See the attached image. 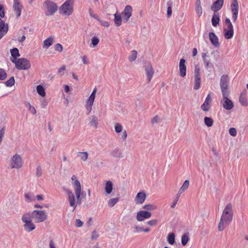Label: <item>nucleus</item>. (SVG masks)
I'll use <instances>...</instances> for the list:
<instances>
[{
	"instance_id": "obj_60",
	"label": "nucleus",
	"mask_w": 248,
	"mask_h": 248,
	"mask_svg": "<svg viewBox=\"0 0 248 248\" xmlns=\"http://www.w3.org/2000/svg\"><path fill=\"white\" fill-rule=\"evenodd\" d=\"M159 118L158 116L156 115L152 119V123L153 124H156L159 122Z\"/></svg>"
},
{
	"instance_id": "obj_46",
	"label": "nucleus",
	"mask_w": 248,
	"mask_h": 248,
	"mask_svg": "<svg viewBox=\"0 0 248 248\" xmlns=\"http://www.w3.org/2000/svg\"><path fill=\"white\" fill-rule=\"evenodd\" d=\"M195 11L199 17H201L202 14V6H196Z\"/></svg>"
},
{
	"instance_id": "obj_58",
	"label": "nucleus",
	"mask_w": 248,
	"mask_h": 248,
	"mask_svg": "<svg viewBox=\"0 0 248 248\" xmlns=\"http://www.w3.org/2000/svg\"><path fill=\"white\" fill-rule=\"evenodd\" d=\"M99 22H100V24L103 27H108L109 26V24L108 22L107 21H102L101 20L99 19V20H98Z\"/></svg>"
},
{
	"instance_id": "obj_33",
	"label": "nucleus",
	"mask_w": 248,
	"mask_h": 248,
	"mask_svg": "<svg viewBox=\"0 0 248 248\" xmlns=\"http://www.w3.org/2000/svg\"><path fill=\"white\" fill-rule=\"evenodd\" d=\"M12 58L11 59L17 60V58L20 56L18 49L17 48H14L10 50Z\"/></svg>"
},
{
	"instance_id": "obj_14",
	"label": "nucleus",
	"mask_w": 248,
	"mask_h": 248,
	"mask_svg": "<svg viewBox=\"0 0 248 248\" xmlns=\"http://www.w3.org/2000/svg\"><path fill=\"white\" fill-rule=\"evenodd\" d=\"M132 8L130 5H126L123 12H122V16L124 21L125 22H127L129 18L132 16Z\"/></svg>"
},
{
	"instance_id": "obj_34",
	"label": "nucleus",
	"mask_w": 248,
	"mask_h": 248,
	"mask_svg": "<svg viewBox=\"0 0 248 248\" xmlns=\"http://www.w3.org/2000/svg\"><path fill=\"white\" fill-rule=\"evenodd\" d=\"M36 90L38 93L42 97H45L46 96L45 90L43 86L41 85H38L36 87Z\"/></svg>"
},
{
	"instance_id": "obj_61",
	"label": "nucleus",
	"mask_w": 248,
	"mask_h": 248,
	"mask_svg": "<svg viewBox=\"0 0 248 248\" xmlns=\"http://www.w3.org/2000/svg\"><path fill=\"white\" fill-rule=\"evenodd\" d=\"M75 225L77 227H80L83 225V222L79 219L76 220Z\"/></svg>"
},
{
	"instance_id": "obj_51",
	"label": "nucleus",
	"mask_w": 248,
	"mask_h": 248,
	"mask_svg": "<svg viewBox=\"0 0 248 248\" xmlns=\"http://www.w3.org/2000/svg\"><path fill=\"white\" fill-rule=\"evenodd\" d=\"M180 197V196H179V195H178V194L176 195L175 200H174V201L171 204V207L172 208H174L175 207V206L179 200Z\"/></svg>"
},
{
	"instance_id": "obj_6",
	"label": "nucleus",
	"mask_w": 248,
	"mask_h": 248,
	"mask_svg": "<svg viewBox=\"0 0 248 248\" xmlns=\"http://www.w3.org/2000/svg\"><path fill=\"white\" fill-rule=\"evenodd\" d=\"M74 0H66L60 7L61 14L70 16L72 15L74 11Z\"/></svg>"
},
{
	"instance_id": "obj_53",
	"label": "nucleus",
	"mask_w": 248,
	"mask_h": 248,
	"mask_svg": "<svg viewBox=\"0 0 248 248\" xmlns=\"http://www.w3.org/2000/svg\"><path fill=\"white\" fill-rule=\"evenodd\" d=\"M229 133L231 136L235 137L237 134V131L236 129L233 127L229 129Z\"/></svg>"
},
{
	"instance_id": "obj_23",
	"label": "nucleus",
	"mask_w": 248,
	"mask_h": 248,
	"mask_svg": "<svg viewBox=\"0 0 248 248\" xmlns=\"http://www.w3.org/2000/svg\"><path fill=\"white\" fill-rule=\"evenodd\" d=\"M238 5H231V11L232 13V19L233 22H235L238 14Z\"/></svg>"
},
{
	"instance_id": "obj_2",
	"label": "nucleus",
	"mask_w": 248,
	"mask_h": 248,
	"mask_svg": "<svg viewBox=\"0 0 248 248\" xmlns=\"http://www.w3.org/2000/svg\"><path fill=\"white\" fill-rule=\"evenodd\" d=\"M233 211L232 203H228L225 206L221 215L218 226V230L221 232L224 230L227 225L230 224L232 220Z\"/></svg>"
},
{
	"instance_id": "obj_15",
	"label": "nucleus",
	"mask_w": 248,
	"mask_h": 248,
	"mask_svg": "<svg viewBox=\"0 0 248 248\" xmlns=\"http://www.w3.org/2000/svg\"><path fill=\"white\" fill-rule=\"evenodd\" d=\"M179 75L181 77H185L186 74V60L184 58L180 59L179 64Z\"/></svg>"
},
{
	"instance_id": "obj_24",
	"label": "nucleus",
	"mask_w": 248,
	"mask_h": 248,
	"mask_svg": "<svg viewBox=\"0 0 248 248\" xmlns=\"http://www.w3.org/2000/svg\"><path fill=\"white\" fill-rule=\"evenodd\" d=\"M113 189V184L110 181L106 182L105 185V192L106 194L108 195L110 194Z\"/></svg>"
},
{
	"instance_id": "obj_62",
	"label": "nucleus",
	"mask_w": 248,
	"mask_h": 248,
	"mask_svg": "<svg viewBox=\"0 0 248 248\" xmlns=\"http://www.w3.org/2000/svg\"><path fill=\"white\" fill-rule=\"evenodd\" d=\"M98 235H97V232L95 231H94L92 232L91 235V239L93 240L96 239L98 237Z\"/></svg>"
},
{
	"instance_id": "obj_48",
	"label": "nucleus",
	"mask_w": 248,
	"mask_h": 248,
	"mask_svg": "<svg viewBox=\"0 0 248 248\" xmlns=\"http://www.w3.org/2000/svg\"><path fill=\"white\" fill-rule=\"evenodd\" d=\"M7 74L5 71L1 68H0V80H4L6 78Z\"/></svg>"
},
{
	"instance_id": "obj_44",
	"label": "nucleus",
	"mask_w": 248,
	"mask_h": 248,
	"mask_svg": "<svg viewBox=\"0 0 248 248\" xmlns=\"http://www.w3.org/2000/svg\"><path fill=\"white\" fill-rule=\"evenodd\" d=\"M137 57V51L136 50H132L130 55L129 56V60L131 62L135 61Z\"/></svg>"
},
{
	"instance_id": "obj_7",
	"label": "nucleus",
	"mask_w": 248,
	"mask_h": 248,
	"mask_svg": "<svg viewBox=\"0 0 248 248\" xmlns=\"http://www.w3.org/2000/svg\"><path fill=\"white\" fill-rule=\"evenodd\" d=\"M220 86L223 95V98L228 97L230 95L229 89V80L227 75H223L220 78Z\"/></svg>"
},
{
	"instance_id": "obj_3",
	"label": "nucleus",
	"mask_w": 248,
	"mask_h": 248,
	"mask_svg": "<svg viewBox=\"0 0 248 248\" xmlns=\"http://www.w3.org/2000/svg\"><path fill=\"white\" fill-rule=\"evenodd\" d=\"M21 220L23 222V228L27 232H31L36 228V226L32 222V219L30 216V212H27L23 214Z\"/></svg>"
},
{
	"instance_id": "obj_49",
	"label": "nucleus",
	"mask_w": 248,
	"mask_h": 248,
	"mask_svg": "<svg viewBox=\"0 0 248 248\" xmlns=\"http://www.w3.org/2000/svg\"><path fill=\"white\" fill-rule=\"evenodd\" d=\"M54 48H55V50H56L59 52H61L63 50V47H62V45L59 43L56 44L55 45Z\"/></svg>"
},
{
	"instance_id": "obj_22",
	"label": "nucleus",
	"mask_w": 248,
	"mask_h": 248,
	"mask_svg": "<svg viewBox=\"0 0 248 248\" xmlns=\"http://www.w3.org/2000/svg\"><path fill=\"white\" fill-rule=\"evenodd\" d=\"M224 3V0H217L211 7V10L214 12H217L222 8Z\"/></svg>"
},
{
	"instance_id": "obj_16",
	"label": "nucleus",
	"mask_w": 248,
	"mask_h": 248,
	"mask_svg": "<svg viewBox=\"0 0 248 248\" xmlns=\"http://www.w3.org/2000/svg\"><path fill=\"white\" fill-rule=\"evenodd\" d=\"M114 129L116 133H120L121 132H122V134H121V138L122 139L123 141H125L126 139L127 134L126 131L125 130L122 131L123 126L119 123H116L114 125Z\"/></svg>"
},
{
	"instance_id": "obj_64",
	"label": "nucleus",
	"mask_w": 248,
	"mask_h": 248,
	"mask_svg": "<svg viewBox=\"0 0 248 248\" xmlns=\"http://www.w3.org/2000/svg\"><path fill=\"white\" fill-rule=\"evenodd\" d=\"M172 10L170 6H168L167 8V16L168 17H170L171 16Z\"/></svg>"
},
{
	"instance_id": "obj_5",
	"label": "nucleus",
	"mask_w": 248,
	"mask_h": 248,
	"mask_svg": "<svg viewBox=\"0 0 248 248\" xmlns=\"http://www.w3.org/2000/svg\"><path fill=\"white\" fill-rule=\"evenodd\" d=\"M58 7L54 2L46 0L43 3V9L47 16H52L58 10Z\"/></svg>"
},
{
	"instance_id": "obj_9",
	"label": "nucleus",
	"mask_w": 248,
	"mask_h": 248,
	"mask_svg": "<svg viewBox=\"0 0 248 248\" xmlns=\"http://www.w3.org/2000/svg\"><path fill=\"white\" fill-rule=\"evenodd\" d=\"M9 165L11 169L21 168L23 165V161L20 155L17 153L14 155L10 160Z\"/></svg>"
},
{
	"instance_id": "obj_38",
	"label": "nucleus",
	"mask_w": 248,
	"mask_h": 248,
	"mask_svg": "<svg viewBox=\"0 0 248 248\" xmlns=\"http://www.w3.org/2000/svg\"><path fill=\"white\" fill-rule=\"evenodd\" d=\"M25 106L28 108L29 110L32 114L35 115L36 113V111L35 108L31 105L30 103L27 102H25Z\"/></svg>"
},
{
	"instance_id": "obj_40",
	"label": "nucleus",
	"mask_w": 248,
	"mask_h": 248,
	"mask_svg": "<svg viewBox=\"0 0 248 248\" xmlns=\"http://www.w3.org/2000/svg\"><path fill=\"white\" fill-rule=\"evenodd\" d=\"M167 241L170 245L175 243V235L173 233H169L167 236Z\"/></svg>"
},
{
	"instance_id": "obj_42",
	"label": "nucleus",
	"mask_w": 248,
	"mask_h": 248,
	"mask_svg": "<svg viewBox=\"0 0 248 248\" xmlns=\"http://www.w3.org/2000/svg\"><path fill=\"white\" fill-rule=\"evenodd\" d=\"M188 240L189 237L188 234L186 233L183 234L181 238L182 244L183 246H185L188 242Z\"/></svg>"
},
{
	"instance_id": "obj_57",
	"label": "nucleus",
	"mask_w": 248,
	"mask_h": 248,
	"mask_svg": "<svg viewBox=\"0 0 248 248\" xmlns=\"http://www.w3.org/2000/svg\"><path fill=\"white\" fill-rule=\"evenodd\" d=\"M47 102L45 99H42L41 101V106L42 108H45L47 105Z\"/></svg>"
},
{
	"instance_id": "obj_35",
	"label": "nucleus",
	"mask_w": 248,
	"mask_h": 248,
	"mask_svg": "<svg viewBox=\"0 0 248 248\" xmlns=\"http://www.w3.org/2000/svg\"><path fill=\"white\" fill-rule=\"evenodd\" d=\"M225 27L224 28V29L227 30H233V25L229 18H226L225 21Z\"/></svg>"
},
{
	"instance_id": "obj_1",
	"label": "nucleus",
	"mask_w": 248,
	"mask_h": 248,
	"mask_svg": "<svg viewBox=\"0 0 248 248\" xmlns=\"http://www.w3.org/2000/svg\"><path fill=\"white\" fill-rule=\"evenodd\" d=\"M71 180L77 197V201L74 194L70 189H67L65 192L68 196V201L70 206L73 207V211L74 212L77 208V205L81 203L80 195L81 187V184L76 175H74L72 176Z\"/></svg>"
},
{
	"instance_id": "obj_52",
	"label": "nucleus",
	"mask_w": 248,
	"mask_h": 248,
	"mask_svg": "<svg viewBox=\"0 0 248 248\" xmlns=\"http://www.w3.org/2000/svg\"><path fill=\"white\" fill-rule=\"evenodd\" d=\"M157 221L156 219L150 220L147 222V224L150 226H155L157 224Z\"/></svg>"
},
{
	"instance_id": "obj_10",
	"label": "nucleus",
	"mask_w": 248,
	"mask_h": 248,
	"mask_svg": "<svg viewBox=\"0 0 248 248\" xmlns=\"http://www.w3.org/2000/svg\"><path fill=\"white\" fill-rule=\"evenodd\" d=\"M201 87V77L200 75V67L196 65L195 66L194 72V85L195 90H199Z\"/></svg>"
},
{
	"instance_id": "obj_47",
	"label": "nucleus",
	"mask_w": 248,
	"mask_h": 248,
	"mask_svg": "<svg viewBox=\"0 0 248 248\" xmlns=\"http://www.w3.org/2000/svg\"><path fill=\"white\" fill-rule=\"evenodd\" d=\"M99 40L98 37L94 36L92 39L91 45L93 46H96L99 43Z\"/></svg>"
},
{
	"instance_id": "obj_39",
	"label": "nucleus",
	"mask_w": 248,
	"mask_h": 248,
	"mask_svg": "<svg viewBox=\"0 0 248 248\" xmlns=\"http://www.w3.org/2000/svg\"><path fill=\"white\" fill-rule=\"evenodd\" d=\"M205 124L208 127H211L213 125L214 121L211 117H205L204 119Z\"/></svg>"
},
{
	"instance_id": "obj_20",
	"label": "nucleus",
	"mask_w": 248,
	"mask_h": 248,
	"mask_svg": "<svg viewBox=\"0 0 248 248\" xmlns=\"http://www.w3.org/2000/svg\"><path fill=\"white\" fill-rule=\"evenodd\" d=\"M13 8L17 17H19L20 16L22 9V5L20 3L19 0H14Z\"/></svg>"
},
{
	"instance_id": "obj_19",
	"label": "nucleus",
	"mask_w": 248,
	"mask_h": 248,
	"mask_svg": "<svg viewBox=\"0 0 248 248\" xmlns=\"http://www.w3.org/2000/svg\"><path fill=\"white\" fill-rule=\"evenodd\" d=\"M212 99L210 94H208L203 104L201 106V108L204 111H208L210 108V104L211 103Z\"/></svg>"
},
{
	"instance_id": "obj_59",
	"label": "nucleus",
	"mask_w": 248,
	"mask_h": 248,
	"mask_svg": "<svg viewBox=\"0 0 248 248\" xmlns=\"http://www.w3.org/2000/svg\"><path fill=\"white\" fill-rule=\"evenodd\" d=\"M5 16V12L3 6L0 4V16L1 17H4Z\"/></svg>"
},
{
	"instance_id": "obj_37",
	"label": "nucleus",
	"mask_w": 248,
	"mask_h": 248,
	"mask_svg": "<svg viewBox=\"0 0 248 248\" xmlns=\"http://www.w3.org/2000/svg\"><path fill=\"white\" fill-rule=\"evenodd\" d=\"M78 156L81 160L85 161L88 159V153L87 152H78Z\"/></svg>"
},
{
	"instance_id": "obj_26",
	"label": "nucleus",
	"mask_w": 248,
	"mask_h": 248,
	"mask_svg": "<svg viewBox=\"0 0 248 248\" xmlns=\"http://www.w3.org/2000/svg\"><path fill=\"white\" fill-rule=\"evenodd\" d=\"M189 185V182L188 180H186L183 183L182 186L179 189L177 194L181 196V194L184 192L186 190Z\"/></svg>"
},
{
	"instance_id": "obj_21",
	"label": "nucleus",
	"mask_w": 248,
	"mask_h": 248,
	"mask_svg": "<svg viewBox=\"0 0 248 248\" xmlns=\"http://www.w3.org/2000/svg\"><path fill=\"white\" fill-rule=\"evenodd\" d=\"M209 39L211 44L215 47H218L219 46L218 39L217 36L214 32H210L209 33Z\"/></svg>"
},
{
	"instance_id": "obj_25",
	"label": "nucleus",
	"mask_w": 248,
	"mask_h": 248,
	"mask_svg": "<svg viewBox=\"0 0 248 248\" xmlns=\"http://www.w3.org/2000/svg\"><path fill=\"white\" fill-rule=\"evenodd\" d=\"M54 42V38L50 37L44 41L43 47L44 48H48Z\"/></svg>"
},
{
	"instance_id": "obj_27",
	"label": "nucleus",
	"mask_w": 248,
	"mask_h": 248,
	"mask_svg": "<svg viewBox=\"0 0 248 248\" xmlns=\"http://www.w3.org/2000/svg\"><path fill=\"white\" fill-rule=\"evenodd\" d=\"M114 21L115 25L117 27L120 26L122 24V20L121 15L116 13L114 15Z\"/></svg>"
},
{
	"instance_id": "obj_29",
	"label": "nucleus",
	"mask_w": 248,
	"mask_h": 248,
	"mask_svg": "<svg viewBox=\"0 0 248 248\" xmlns=\"http://www.w3.org/2000/svg\"><path fill=\"white\" fill-rule=\"evenodd\" d=\"M111 154L113 157L116 158H121L123 157L122 153L120 149L117 148L112 150Z\"/></svg>"
},
{
	"instance_id": "obj_8",
	"label": "nucleus",
	"mask_w": 248,
	"mask_h": 248,
	"mask_svg": "<svg viewBox=\"0 0 248 248\" xmlns=\"http://www.w3.org/2000/svg\"><path fill=\"white\" fill-rule=\"evenodd\" d=\"M15 64L16 67L18 70H28L31 67L30 62L25 58H19L17 60L11 59Z\"/></svg>"
},
{
	"instance_id": "obj_4",
	"label": "nucleus",
	"mask_w": 248,
	"mask_h": 248,
	"mask_svg": "<svg viewBox=\"0 0 248 248\" xmlns=\"http://www.w3.org/2000/svg\"><path fill=\"white\" fill-rule=\"evenodd\" d=\"M30 216L36 223L44 222L48 217L47 214L45 210H34L30 213Z\"/></svg>"
},
{
	"instance_id": "obj_50",
	"label": "nucleus",
	"mask_w": 248,
	"mask_h": 248,
	"mask_svg": "<svg viewBox=\"0 0 248 248\" xmlns=\"http://www.w3.org/2000/svg\"><path fill=\"white\" fill-rule=\"evenodd\" d=\"M89 13L90 16L91 17L96 19L97 20H99V18L98 16L93 13V12L91 8L89 9Z\"/></svg>"
},
{
	"instance_id": "obj_43",
	"label": "nucleus",
	"mask_w": 248,
	"mask_h": 248,
	"mask_svg": "<svg viewBox=\"0 0 248 248\" xmlns=\"http://www.w3.org/2000/svg\"><path fill=\"white\" fill-rule=\"evenodd\" d=\"M143 208L147 210H154L157 208V206L154 204H148L144 205Z\"/></svg>"
},
{
	"instance_id": "obj_28",
	"label": "nucleus",
	"mask_w": 248,
	"mask_h": 248,
	"mask_svg": "<svg viewBox=\"0 0 248 248\" xmlns=\"http://www.w3.org/2000/svg\"><path fill=\"white\" fill-rule=\"evenodd\" d=\"M202 58L205 64V67L207 68L211 63L209 56L206 53H203L202 54Z\"/></svg>"
},
{
	"instance_id": "obj_11",
	"label": "nucleus",
	"mask_w": 248,
	"mask_h": 248,
	"mask_svg": "<svg viewBox=\"0 0 248 248\" xmlns=\"http://www.w3.org/2000/svg\"><path fill=\"white\" fill-rule=\"evenodd\" d=\"M96 93V88H95L89 97L87 99V100L86 101L85 107L88 112V114L90 113L92 110V106L93 104V102L95 99Z\"/></svg>"
},
{
	"instance_id": "obj_45",
	"label": "nucleus",
	"mask_w": 248,
	"mask_h": 248,
	"mask_svg": "<svg viewBox=\"0 0 248 248\" xmlns=\"http://www.w3.org/2000/svg\"><path fill=\"white\" fill-rule=\"evenodd\" d=\"M15 84V79L13 77H11L5 82V85L8 87H11Z\"/></svg>"
},
{
	"instance_id": "obj_17",
	"label": "nucleus",
	"mask_w": 248,
	"mask_h": 248,
	"mask_svg": "<svg viewBox=\"0 0 248 248\" xmlns=\"http://www.w3.org/2000/svg\"><path fill=\"white\" fill-rule=\"evenodd\" d=\"M146 194L144 192H140L137 193L135 198V202L136 204H142L146 199Z\"/></svg>"
},
{
	"instance_id": "obj_54",
	"label": "nucleus",
	"mask_w": 248,
	"mask_h": 248,
	"mask_svg": "<svg viewBox=\"0 0 248 248\" xmlns=\"http://www.w3.org/2000/svg\"><path fill=\"white\" fill-rule=\"evenodd\" d=\"M5 134V128L3 127L0 130V144L1 143Z\"/></svg>"
},
{
	"instance_id": "obj_32",
	"label": "nucleus",
	"mask_w": 248,
	"mask_h": 248,
	"mask_svg": "<svg viewBox=\"0 0 248 248\" xmlns=\"http://www.w3.org/2000/svg\"><path fill=\"white\" fill-rule=\"evenodd\" d=\"M220 21L219 16L218 14H214L212 18V24L214 27H217Z\"/></svg>"
},
{
	"instance_id": "obj_18",
	"label": "nucleus",
	"mask_w": 248,
	"mask_h": 248,
	"mask_svg": "<svg viewBox=\"0 0 248 248\" xmlns=\"http://www.w3.org/2000/svg\"><path fill=\"white\" fill-rule=\"evenodd\" d=\"M221 103L222 104L223 107L227 110L231 109L234 106L232 102L229 99L228 97H225L223 98L221 101Z\"/></svg>"
},
{
	"instance_id": "obj_30",
	"label": "nucleus",
	"mask_w": 248,
	"mask_h": 248,
	"mask_svg": "<svg viewBox=\"0 0 248 248\" xmlns=\"http://www.w3.org/2000/svg\"><path fill=\"white\" fill-rule=\"evenodd\" d=\"M90 124L91 126H93L95 128L98 127V119L96 116H92L91 120L90 122Z\"/></svg>"
},
{
	"instance_id": "obj_55",
	"label": "nucleus",
	"mask_w": 248,
	"mask_h": 248,
	"mask_svg": "<svg viewBox=\"0 0 248 248\" xmlns=\"http://www.w3.org/2000/svg\"><path fill=\"white\" fill-rule=\"evenodd\" d=\"M66 67L65 65L62 66L58 70V73L60 74L61 76H63L64 75L63 71L65 70Z\"/></svg>"
},
{
	"instance_id": "obj_56",
	"label": "nucleus",
	"mask_w": 248,
	"mask_h": 248,
	"mask_svg": "<svg viewBox=\"0 0 248 248\" xmlns=\"http://www.w3.org/2000/svg\"><path fill=\"white\" fill-rule=\"evenodd\" d=\"M81 59L83 63L85 64H88L89 63V59L87 58V56L86 55L82 56L81 57Z\"/></svg>"
},
{
	"instance_id": "obj_13",
	"label": "nucleus",
	"mask_w": 248,
	"mask_h": 248,
	"mask_svg": "<svg viewBox=\"0 0 248 248\" xmlns=\"http://www.w3.org/2000/svg\"><path fill=\"white\" fill-rule=\"evenodd\" d=\"M152 214L150 212L142 210L137 213L136 219L138 221H142L146 219L150 218Z\"/></svg>"
},
{
	"instance_id": "obj_12",
	"label": "nucleus",
	"mask_w": 248,
	"mask_h": 248,
	"mask_svg": "<svg viewBox=\"0 0 248 248\" xmlns=\"http://www.w3.org/2000/svg\"><path fill=\"white\" fill-rule=\"evenodd\" d=\"M144 67L147 77V82L149 83L155 74V71L151 63H148L147 65H145Z\"/></svg>"
},
{
	"instance_id": "obj_63",
	"label": "nucleus",
	"mask_w": 248,
	"mask_h": 248,
	"mask_svg": "<svg viewBox=\"0 0 248 248\" xmlns=\"http://www.w3.org/2000/svg\"><path fill=\"white\" fill-rule=\"evenodd\" d=\"M49 248H56V244L52 240L49 241Z\"/></svg>"
},
{
	"instance_id": "obj_36",
	"label": "nucleus",
	"mask_w": 248,
	"mask_h": 248,
	"mask_svg": "<svg viewBox=\"0 0 248 248\" xmlns=\"http://www.w3.org/2000/svg\"><path fill=\"white\" fill-rule=\"evenodd\" d=\"M224 37L227 39H231L233 36V30H227L224 29Z\"/></svg>"
},
{
	"instance_id": "obj_31",
	"label": "nucleus",
	"mask_w": 248,
	"mask_h": 248,
	"mask_svg": "<svg viewBox=\"0 0 248 248\" xmlns=\"http://www.w3.org/2000/svg\"><path fill=\"white\" fill-rule=\"evenodd\" d=\"M24 198L27 202H30L35 200V197L31 193H25Z\"/></svg>"
},
{
	"instance_id": "obj_41",
	"label": "nucleus",
	"mask_w": 248,
	"mask_h": 248,
	"mask_svg": "<svg viewBox=\"0 0 248 248\" xmlns=\"http://www.w3.org/2000/svg\"><path fill=\"white\" fill-rule=\"evenodd\" d=\"M118 198H115L111 199L108 202V205L110 207H112L118 202Z\"/></svg>"
}]
</instances>
